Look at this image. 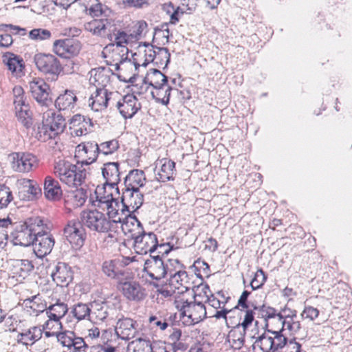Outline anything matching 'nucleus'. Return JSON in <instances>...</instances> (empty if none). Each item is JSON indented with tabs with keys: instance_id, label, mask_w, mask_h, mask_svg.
I'll return each mask as SVG.
<instances>
[{
	"instance_id": "4be33fe9",
	"label": "nucleus",
	"mask_w": 352,
	"mask_h": 352,
	"mask_svg": "<svg viewBox=\"0 0 352 352\" xmlns=\"http://www.w3.org/2000/svg\"><path fill=\"white\" fill-rule=\"evenodd\" d=\"M230 299L228 297L225 300H221L214 294H210L208 297L207 302L216 311L213 317L216 319H223L225 322L234 318L236 313V307L234 308H228L226 307L228 300Z\"/></svg>"
},
{
	"instance_id": "dca6fc26",
	"label": "nucleus",
	"mask_w": 352,
	"mask_h": 352,
	"mask_svg": "<svg viewBox=\"0 0 352 352\" xmlns=\"http://www.w3.org/2000/svg\"><path fill=\"white\" fill-rule=\"evenodd\" d=\"M81 47L80 42L72 38L58 39L53 43V52L63 58L76 56L80 53Z\"/></svg>"
},
{
	"instance_id": "69168bd1",
	"label": "nucleus",
	"mask_w": 352,
	"mask_h": 352,
	"mask_svg": "<svg viewBox=\"0 0 352 352\" xmlns=\"http://www.w3.org/2000/svg\"><path fill=\"white\" fill-rule=\"evenodd\" d=\"M148 25L144 21H138L133 27L132 33L131 36L140 39L143 35H144L147 31Z\"/></svg>"
},
{
	"instance_id": "4c0bfd02",
	"label": "nucleus",
	"mask_w": 352,
	"mask_h": 352,
	"mask_svg": "<svg viewBox=\"0 0 352 352\" xmlns=\"http://www.w3.org/2000/svg\"><path fill=\"white\" fill-rule=\"evenodd\" d=\"M43 190L45 197L50 201H58L63 195L59 182L52 176L45 178Z\"/></svg>"
},
{
	"instance_id": "bf43d9fd",
	"label": "nucleus",
	"mask_w": 352,
	"mask_h": 352,
	"mask_svg": "<svg viewBox=\"0 0 352 352\" xmlns=\"http://www.w3.org/2000/svg\"><path fill=\"white\" fill-rule=\"evenodd\" d=\"M12 199L13 196L9 187L0 184V209L6 208Z\"/></svg>"
},
{
	"instance_id": "864d4df0",
	"label": "nucleus",
	"mask_w": 352,
	"mask_h": 352,
	"mask_svg": "<svg viewBox=\"0 0 352 352\" xmlns=\"http://www.w3.org/2000/svg\"><path fill=\"white\" fill-rule=\"evenodd\" d=\"M91 311V304L78 302L74 305L72 313L78 320H82L87 317L90 318Z\"/></svg>"
},
{
	"instance_id": "ddd939ff",
	"label": "nucleus",
	"mask_w": 352,
	"mask_h": 352,
	"mask_svg": "<svg viewBox=\"0 0 352 352\" xmlns=\"http://www.w3.org/2000/svg\"><path fill=\"white\" fill-rule=\"evenodd\" d=\"M38 166L36 155L28 152H17L12 154V168L19 173H29Z\"/></svg>"
},
{
	"instance_id": "de8ad7c7",
	"label": "nucleus",
	"mask_w": 352,
	"mask_h": 352,
	"mask_svg": "<svg viewBox=\"0 0 352 352\" xmlns=\"http://www.w3.org/2000/svg\"><path fill=\"white\" fill-rule=\"evenodd\" d=\"M283 329H280L277 331L270 330L272 352H278L286 346L288 339L283 334Z\"/></svg>"
},
{
	"instance_id": "f3484780",
	"label": "nucleus",
	"mask_w": 352,
	"mask_h": 352,
	"mask_svg": "<svg viewBox=\"0 0 352 352\" xmlns=\"http://www.w3.org/2000/svg\"><path fill=\"white\" fill-rule=\"evenodd\" d=\"M98 155V144L94 142H82L76 147L75 158L77 164L89 165L96 161Z\"/></svg>"
},
{
	"instance_id": "bb28decb",
	"label": "nucleus",
	"mask_w": 352,
	"mask_h": 352,
	"mask_svg": "<svg viewBox=\"0 0 352 352\" xmlns=\"http://www.w3.org/2000/svg\"><path fill=\"white\" fill-rule=\"evenodd\" d=\"M155 179L160 182L174 179L175 163L168 159L162 158L155 162Z\"/></svg>"
},
{
	"instance_id": "4468645a",
	"label": "nucleus",
	"mask_w": 352,
	"mask_h": 352,
	"mask_svg": "<svg viewBox=\"0 0 352 352\" xmlns=\"http://www.w3.org/2000/svg\"><path fill=\"white\" fill-rule=\"evenodd\" d=\"M50 227L47 223V229H43L38 234L35 235L33 245V250L38 258H42L49 254L54 245L55 241L51 234H50Z\"/></svg>"
},
{
	"instance_id": "c9c22d12",
	"label": "nucleus",
	"mask_w": 352,
	"mask_h": 352,
	"mask_svg": "<svg viewBox=\"0 0 352 352\" xmlns=\"http://www.w3.org/2000/svg\"><path fill=\"white\" fill-rule=\"evenodd\" d=\"M92 126L91 120L80 114L74 115L70 121L72 134L76 136L86 135L90 131Z\"/></svg>"
},
{
	"instance_id": "aec40b11",
	"label": "nucleus",
	"mask_w": 352,
	"mask_h": 352,
	"mask_svg": "<svg viewBox=\"0 0 352 352\" xmlns=\"http://www.w3.org/2000/svg\"><path fill=\"white\" fill-rule=\"evenodd\" d=\"M30 91L41 106L48 107L52 102L50 97V86L41 78H34L29 82Z\"/></svg>"
},
{
	"instance_id": "20e7f679",
	"label": "nucleus",
	"mask_w": 352,
	"mask_h": 352,
	"mask_svg": "<svg viewBox=\"0 0 352 352\" xmlns=\"http://www.w3.org/2000/svg\"><path fill=\"white\" fill-rule=\"evenodd\" d=\"M175 307L179 311L184 322L193 325L202 321L206 317V309L201 302H189L188 296H178L174 302Z\"/></svg>"
},
{
	"instance_id": "ea45409f",
	"label": "nucleus",
	"mask_w": 352,
	"mask_h": 352,
	"mask_svg": "<svg viewBox=\"0 0 352 352\" xmlns=\"http://www.w3.org/2000/svg\"><path fill=\"white\" fill-rule=\"evenodd\" d=\"M78 98L74 90L66 89L55 100V107L59 111L72 110L76 105Z\"/></svg>"
},
{
	"instance_id": "13d9d810",
	"label": "nucleus",
	"mask_w": 352,
	"mask_h": 352,
	"mask_svg": "<svg viewBox=\"0 0 352 352\" xmlns=\"http://www.w3.org/2000/svg\"><path fill=\"white\" fill-rule=\"evenodd\" d=\"M283 331L288 330L292 335L297 333L301 329V323L297 318H287L280 322Z\"/></svg>"
},
{
	"instance_id": "1a4fd4ad",
	"label": "nucleus",
	"mask_w": 352,
	"mask_h": 352,
	"mask_svg": "<svg viewBox=\"0 0 352 352\" xmlns=\"http://www.w3.org/2000/svg\"><path fill=\"white\" fill-rule=\"evenodd\" d=\"M34 62L39 72L52 76L53 79L57 78L63 71L60 60L50 54H36L34 55Z\"/></svg>"
},
{
	"instance_id": "8fccbe9b",
	"label": "nucleus",
	"mask_w": 352,
	"mask_h": 352,
	"mask_svg": "<svg viewBox=\"0 0 352 352\" xmlns=\"http://www.w3.org/2000/svg\"><path fill=\"white\" fill-rule=\"evenodd\" d=\"M89 14L95 17L100 18H111L112 10L109 9L107 6L103 5L97 0L90 5L89 8Z\"/></svg>"
},
{
	"instance_id": "052dcab7",
	"label": "nucleus",
	"mask_w": 352,
	"mask_h": 352,
	"mask_svg": "<svg viewBox=\"0 0 352 352\" xmlns=\"http://www.w3.org/2000/svg\"><path fill=\"white\" fill-rule=\"evenodd\" d=\"M45 311H51V313L56 314L60 318H63L68 311V307L66 303L58 300L54 304L50 305L48 307L46 305Z\"/></svg>"
},
{
	"instance_id": "603ef678",
	"label": "nucleus",
	"mask_w": 352,
	"mask_h": 352,
	"mask_svg": "<svg viewBox=\"0 0 352 352\" xmlns=\"http://www.w3.org/2000/svg\"><path fill=\"white\" fill-rule=\"evenodd\" d=\"M63 328L61 322L47 320L41 327L42 333L47 338L55 336Z\"/></svg>"
},
{
	"instance_id": "412c9836",
	"label": "nucleus",
	"mask_w": 352,
	"mask_h": 352,
	"mask_svg": "<svg viewBox=\"0 0 352 352\" xmlns=\"http://www.w3.org/2000/svg\"><path fill=\"white\" fill-rule=\"evenodd\" d=\"M55 336L63 346L67 347L68 349H73L75 352L85 351L86 349H88V344L85 340L81 337L76 336L74 331H59Z\"/></svg>"
},
{
	"instance_id": "7ed1b4c3",
	"label": "nucleus",
	"mask_w": 352,
	"mask_h": 352,
	"mask_svg": "<svg viewBox=\"0 0 352 352\" xmlns=\"http://www.w3.org/2000/svg\"><path fill=\"white\" fill-rule=\"evenodd\" d=\"M54 174L59 179L60 182L69 187L81 186L86 178V170L65 160L55 162L54 165Z\"/></svg>"
},
{
	"instance_id": "79ce46f5",
	"label": "nucleus",
	"mask_w": 352,
	"mask_h": 352,
	"mask_svg": "<svg viewBox=\"0 0 352 352\" xmlns=\"http://www.w3.org/2000/svg\"><path fill=\"white\" fill-rule=\"evenodd\" d=\"M42 334L41 327L34 326L19 333L17 336V341L26 346L32 345L41 338Z\"/></svg>"
},
{
	"instance_id": "774afa93",
	"label": "nucleus",
	"mask_w": 352,
	"mask_h": 352,
	"mask_svg": "<svg viewBox=\"0 0 352 352\" xmlns=\"http://www.w3.org/2000/svg\"><path fill=\"white\" fill-rule=\"evenodd\" d=\"M116 346L107 342L103 344L93 345L90 347L88 346V349H86L85 352H116Z\"/></svg>"
},
{
	"instance_id": "f03ea898",
	"label": "nucleus",
	"mask_w": 352,
	"mask_h": 352,
	"mask_svg": "<svg viewBox=\"0 0 352 352\" xmlns=\"http://www.w3.org/2000/svg\"><path fill=\"white\" fill-rule=\"evenodd\" d=\"M82 224L91 232L106 234L111 230L113 223L121 222V217L118 216L110 218L107 212L104 213L98 209H87L80 212Z\"/></svg>"
},
{
	"instance_id": "b1692460",
	"label": "nucleus",
	"mask_w": 352,
	"mask_h": 352,
	"mask_svg": "<svg viewBox=\"0 0 352 352\" xmlns=\"http://www.w3.org/2000/svg\"><path fill=\"white\" fill-rule=\"evenodd\" d=\"M111 28H114L112 18L94 19L84 24L86 31L94 36L104 37L111 32Z\"/></svg>"
},
{
	"instance_id": "c03bdc74",
	"label": "nucleus",
	"mask_w": 352,
	"mask_h": 352,
	"mask_svg": "<svg viewBox=\"0 0 352 352\" xmlns=\"http://www.w3.org/2000/svg\"><path fill=\"white\" fill-rule=\"evenodd\" d=\"M252 348L254 352H272L270 330H267L261 336L255 338Z\"/></svg>"
},
{
	"instance_id": "5fc2aeb1",
	"label": "nucleus",
	"mask_w": 352,
	"mask_h": 352,
	"mask_svg": "<svg viewBox=\"0 0 352 352\" xmlns=\"http://www.w3.org/2000/svg\"><path fill=\"white\" fill-rule=\"evenodd\" d=\"M15 111L18 120L26 128L30 127L32 122L29 106L16 109Z\"/></svg>"
},
{
	"instance_id": "473e14b6",
	"label": "nucleus",
	"mask_w": 352,
	"mask_h": 352,
	"mask_svg": "<svg viewBox=\"0 0 352 352\" xmlns=\"http://www.w3.org/2000/svg\"><path fill=\"white\" fill-rule=\"evenodd\" d=\"M226 323L228 327L232 328L227 337L230 346L234 350L241 349L244 344L246 330L241 328L239 324L233 322L232 320H227Z\"/></svg>"
},
{
	"instance_id": "a18cd8bd",
	"label": "nucleus",
	"mask_w": 352,
	"mask_h": 352,
	"mask_svg": "<svg viewBox=\"0 0 352 352\" xmlns=\"http://www.w3.org/2000/svg\"><path fill=\"white\" fill-rule=\"evenodd\" d=\"M145 81L148 82L152 89L166 86L168 82V78L160 70L151 69L145 76Z\"/></svg>"
},
{
	"instance_id": "7c9ffc66",
	"label": "nucleus",
	"mask_w": 352,
	"mask_h": 352,
	"mask_svg": "<svg viewBox=\"0 0 352 352\" xmlns=\"http://www.w3.org/2000/svg\"><path fill=\"white\" fill-rule=\"evenodd\" d=\"M47 302L43 297L38 294L23 300L22 307L24 311L29 316H37L46 309Z\"/></svg>"
},
{
	"instance_id": "cd10ccee",
	"label": "nucleus",
	"mask_w": 352,
	"mask_h": 352,
	"mask_svg": "<svg viewBox=\"0 0 352 352\" xmlns=\"http://www.w3.org/2000/svg\"><path fill=\"white\" fill-rule=\"evenodd\" d=\"M128 263L120 259L105 261L102 265V272L109 278L120 280L126 275L125 266Z\"/></svg>"
},
{
	"instance_id": "39448f33",
	"label": "nucleus",
	"mask_w": 352,
	"mask_h": 352,
	"mask_svg": "<svg viewBox=\"0 0 352 352\" xmlns=\"http://www.w3.org/2000/svg\"><path fill=\"white\" fill-rule=\"evenodd\" d=\"M107 188L105 184L98 186L94 192L95 199L91 197L90 202L95 207L106 208L108 216L114 218L119 216L120 206L118 201L113 197L112 192L107 191Z\"/></svg>"
},
{
	"instance_id": "680f3d73",
	"label": "nucleus",
	"mask_w": 352,
	"mask_h": 352,
	"mask_svg": "<svg viewBox=\"0 0 352 352\" xmlns=\"http://www.w3.org/2000/svg\"><path fill=\"white\" fill-rule=\"evenodd\" d=\"M38 139L43 142H46L49 140L55 138L57 135L46 123H42V126L38 129Z\"/></svg>"
},
{
	"instance_id": "a19ab883",
	"label": "nucleus",
	"mask_w": 352,
	"mask_h": 352,
	"mask_svg": "<svg viewBox=\"0 0 352 352\" xmlns=\"http://www.w3.org/2000/svg\"><path fill=\"white\" fill-rule=\"evenodd\" d=\"M3 62L12 74L16 77H21L24 75V61L20 56L9 53L3 56Z\"/></svg>"
},
{
	"instance_id": "393cba45",
	"label": "nucleus",
	"mask_w": 352,
	"mask_h": 352,
	"mask_svg": "<svg viewBox=\"0 0 352 352\" xmlns=\"http://www.w3.org/2000/svg\"><path fill=\"white\" fill-rule=\"evenodd\" d=\"M121 290L123 296L129 301L141 302L147 296L146 289L135 280L122 283Z\"/></svg>"
},
{
	"instance_id": "a878e982",
	"label": "nucleus",
	"mask_w": 352,
	"mask_h": 352,
	"mask_svg": "<svg viewBox=\"0 0 352 352\" xmlns=\"http://www.w3.org/2000/svg\"><path fill=\"white\" fill-rule=\"evenodd\" d=\"M53 281L57 286L67 287L74 278V272L66 263L58 262L51 274Z\"/></svg>"
},
{
	"instance_id": "58836bf2",
	"label": "nucleus",
	"mask_w": 352,
	"mask_h": 352,
	"mask_svg": "<svg viewBox=\"0 0 352 352\" xmlns=\"http://www.w3.org/2000/svg\"><path fill=\"white\" fill-rule=\"evenodd\" d=\"M146 182V176L143 170L138 169L131 170L124 178V188L129 190H140Z\"/></svg>"
},
{
	"instance_id": "9d476101",
	"label": "nucleus",
	"mask_w": 352,
	"mask_h": 352,
	"mask_svg": "<svg viewBox=\"0 0 352 352\" xmlns=\"http://www.w3.org/2000/svg\"><path fill=\"white\" fill-rule=\"evenodd\" d=\"M118 96L117 92L109 91L104 88L96 89L89 98V107L95 112H102L109 105L114 104Z\"/></svg>"
},
{
	"instance_id": "3c124183",
	"label": "nucleus",
	"mask_w": 352,
	"mask_h": 352,
	"mask_svg": "<svg viewBox=\"0 0 352 352\" xmlns=\"http://www.w3.org/2000/svg\"><path fill=\"white\" fill-rule=\"evenodd\" d=\"M114 29H116L114 28ZM113 34L108 33L107 38L109 41H113L117 47H125L129 41L131 36L128 35L125 32L120 30H113Z\"/></svg>"
},
{
	"instance_id": "f8f14e48",
	"label": "nucleus",
	"mask_w": 352,
	"mask_h": 352,
	"mask_svg": "<svg viewBox=\"0 0 352 352\" xmlns=\"http://www.w3.org/2000/svg\"><path fill=\"white\" fill-rule=\"evenodd\" d=\"M64 235L74 248H81L86 239V232L82 221H69L64 228Z\"/></svg>"
},
{
	"instance_id": "09e8293b",
	"label": "nucleus",
	"mask_w": 352,
	"mask_h": 352,
	"mask_svg": "<svg viewBox=\"0 0 352 352\" xmlns=\"http://www.w3.org/2000/svg\"><path fill=\"white\" fill-rule=\"evenodd\" d=\"M12 225L10 218L0 219V250L6 246L8 240V233L12 232Z\"/></svg>"
},
{
	"instance_id": "c756f323",
	"label": "nucleus",
	"mask_w": 352,
	"mask_h": 352,
	"mask_svg": "<svg viewBox=\"0 0 352 352\" xmlns=\"http://www.w3.org/2000/svg\"><path fill=\"white\" fill-rule=\"evenodd\" d=\"M91 310L90 320L94 323L102 322L108 318L114 319V309L110 308L107 302L94 301L91 303Z\"/></svg>"
},
{
	"instance_id": "423d86ee",
	"label": "nucleus",
	"mask_w": 352,
	"mask_h": 352,
	"mask_svg": "<svg viewBox=\"0 0 352 352\" xmlns=\"http://www.w3.org/2000/svg\"><path fill=\"white\" fill-rule=\"evenodd\" d=\"M171 263L173 266L171 272L168 273L170 278L168 286L177 291L175 298L182 295L187 296H188L187 292L190 288V283L188 275L185 271V267L178 259L173 260Z\"/></svg>"
},
{
	"instance_id": "2eb2a0df",
	"label": "nucleus",
	"mask_w": 352,
	"mask_h": 352,
	"mask_svg": "<svg viewBox=\"0 0 352 352\" xmlns=\"http://www.w3.org/2000/svg\"><path fill=\"white\" fill-rule=\"evenodd\" d=\"M133 249L138 254H146L150 253L151 255L158 246L157 238L153 232H145L137 235L133 239Z\"/></svg>"
},
{
	"instance_id": "a211bd4d",
	"label": "nucleus",
	"mask_w": 352,
	"mask_h": 352,
	"mask_svg": "<svg viewBox=\"0 0 352 352\" xmlns=\"http://www.w3.org/2000/svg\"><path fill=\"white\" fill-rule=\"evenodd\" d=\"M124 119L132 118L141 109V104L133 94H126L113 104Z\"/></svg>"
},
{
	"instance_id": "f704fd0d",
	"label": "nucleus",
	"mask_w": 352,
	"mask_h": 352,
	"mask_svg": "<svg viewBox=\"0 0 352 352\" xmlns=\"http://www.w3.org/2000/svg\"><path fill=\"white\" fill-rule=\"evenodd\" d=\"M111 70L108 67H100L91 70L90 84L94 85L96 89L106 87L110 84Z\"/></svg>"
},
{
	"instance_id": "6e6552de",
	"label": "nucleus",
	"mask_w": 352,
	"mask_h": 352,
	"mask_svg": "<svg viewBox=\"0 0 352 352\" xmlns=\"http://www.w3.org/2000/svg\"><path fill=\"white\" fill-rule=\"evenodd\" d=\"M144 60L142 62L143 67L153 63L158 67L165 68L170 62V54L166 47H157L151 44L144 43Z\"/></svg>"
},
{
	"instance_id": "c85d7f7f",
	"label": "nucleus",
	"mask_w": 352,
	"mask_h": 352,
	"mask_svg": "<svg viewBox=\"0 0 352 352\" xmlns=\"http://www.w3.org/2000/svg\"><path fill=\"white\" fill-rule=\"evenodd\" d=\"M102 174L105 180L104 184L108 186L109 190L115 189L118 192V184L120 181L119 163H104L102 168Z\"/></svg>"
},
{
	"instance_id": "6ab92c4d",
	"label": "nucleus",
	"mask_w": 352,
	"mask_h": 352,
	"mask_svg": "<svg viewBox=\"0 0 352 352\" xmlns=\"http://www.w3.org/2000/svg\"><path fill=\"white\" fill-rule=\"evenodd\" d=\"M121 212L133 213L143 204L144 195L140 190L122 189Z\"/></svg>"
},
{
	"instance_id": "5701e85b",
	"label": "nucleus",
	"mask_w": 352,
	"mask_h": 352,
	"mask_svg": "<svg viewBox=\"0 0 352 352\" xmlns=\"http://www.w3.org/2000/svg\"><path fill=\"white\" fill-rule=\"evenodd\" d=\"M138 323L131 318L122 316L115 325V333L123 340H129L135 336Z\"/></svg>"
},
{
	"instance_id": "0eeeda50",
	"label": "nucleus",
	"mask_w": 352,
	"mask_h": 352,
	"mask_svg": "<svg viewBox=\"0 0 352 352\" xmlns=\"http://www.w3.org/2000/svg\"><path fill=\"white\" fill-rule=\"evenodd\" d=\"M173 259L165 261L159 254L157 256L150 255L149 258L144 261L143 272L151 279L160 280L166 277L171 272L173 265L171 261Z\"/></svg>"
},
{
	"instance_id": "4d7b16f0",
	"label": "nucleus",
	"mask_w": 352,
	"mask_h": 352,
	"mask_svg": "<svg viewBox=\"0 0 352 352\" xmlns=\"http://www.w3.org/2000/svg\"><path fill=\"white\" fill-rule=\"evenodd\" d=\"M12 92L14 95V104L15 110L25 107V106H29L27 103L25 92L22 87L15 86L12 89Z\"/></svg>"
},
{
	"instance_id": "e433bc0d",
	"label": "nucleus",
	"mask_w": 352,
	"mask_h": 352,
	"mask_svg": "<svg viewBox=\"0 0 352 352\" xmlns=\"http://www.w3.org/2000/svg\"><path fill=\"white\" fill-rule=\"evenodd\" d=\"M43 123H46L50 129L58 135L63 132L66 122L63 116L60 113H56L54 111L49 110L43 115Z\"/></svg>"
},
{
	"instance_id": "f257e3e1",
	"label": "nucleus",
	"mask_w": 352,
	"mask_h": 352,
	"mask_svg": "<svg viewBox=\"0 0 352 352\" xmlns=\"http://www.w3.org/2000/svg\"><path fill=\"white\" fill-rule=\"evenodd\" d=\"M43 229H47V223L40 217L28 218L17 226L11 232L12 241L14 245L27 247L32 245L35 235Z\"/></svg>"
},
{
	"instance_id": "0e129e2a",
	"label": "nucleus",
	"mask_w": 352,
	"mask_h": 352,
	"mask_svg": "<svg viewBox=\"0 0 352 352\" xmlns=\"http://www.w3.org/2000/svg\"><path fill=\"white\" fill-rule=\"evenodd\" d=\"M52 34L46 29L36 28L32 30L29 33V37L34 41H44L50 39Z\"/></svg>"
},
{
	"instance_id": "37998d69",
	"label": "nucleus",
	"mask_w": 352,
	"mask_h": 352,
	"mask_svg": "<svg viewBox=\"0 0 352 352\" xmlns=\"http://www.w3.org/2000/svg\"><path fill=\"white\" fill-rule=\"evenodd\" d=\"M173 91H177L178 89H173L166 84V86L152 89L151 94L157 102L167 105L170 102V94Z\"/></svg>"
},
{
	"instance_id": "6e6d98bb",
	"label": "nucleus",
	"mask_w": 352,
	"mask_h": 352,
	"mask_svg": "<svg viewBox=\"0 0 352 352\" xmlns=\"http://www.w3.org/2000/svg\"><path fill=\"white\" fill-rule=\"evenodd\" d=\"M98 155L102 154L104 155H111L119 148V143L118 140L113 139L98 144Z\"/></svg>"
},
{
	"instance_id": "338daca9",
	"label": "nucleus",
	"mask_w": 352,
	"mask_h": 352,
	"mask_svg": "<svg viewBox=\"0 0 352 352\" xmlns=\"http://www.w3.org/2000/svg\"><path fill=\"white\" fill-rule=\"evenodd\" d=\"M153 348L148 339L138 338L135 342L133 352H152Z\"/></svg>"
},
{
	"instance_id": "9b49d317",
	"label": "nucleus",
	"mask_w": 352,
	"mask_h": 352,
	"mask_svg": "<svg viewBox=\"0 0 352 352\" xmlns=\"http://www.w3.org/2000/svg\"><path fill=\"white\" fill-rule=\"evenodd\" d=\"M138 55L135 53L133 60L127 58H122L114 65L115 69L119 71L118 78L123 82H132L135 76L138 75V67L142 66L141 60L138 58Z\"/></svg>"
},
{
	"instance_id": "e2e57ef3",
	"label": "nucleus",
	"mask_w": 352,
	"mask_h": 352,
	"mask_svg": "<svg viewBox=\"0 0 352 352\" xmlns=\"http://www.w3.org/2000/svg\"><path fill=\"white\" fill-rule=\"evenodd\" d=\"M267 280V276L262 269H258L254 274V278L250 282V286L253 290L261 288Z\"/></svg>"
},
{
	"instance_id": "2f4dec72",
	"label": "nucleus",
	"mask_w": 352,
	"mask_h": 352,
	"mask_svg": "<svg viewBox=\"0 0 352 352\" xmlns=\"http://www.w3.org/2000/svg\"><path fill=\"white\" fill-rule=\"evenodd\" d=\"M87 199V190L82 188L68 191L64 196L65 208L72 210L84 206Z\"/></svg>"
},
{
	"instance_id": "49530a36",
	"label": "nucleus",
	"mask_w": 352,
	"mask_h": 352,
	"mask_svg": "<svg viewBox=\"0 0 352 352\" xmlns=\"http://www.w3.org/2000/svg\"><path fill=\"white\" fill-rule=\"evenodd\" d=\"M251 307L254 310V314L257 318L263 319L265 322H267L270 319L276 320L277 311L274 307L267 306L264 304H252Z\"/></svg>"
},
{
	"instance_id": "72a5a7b5",
	"label": "nucleus",
	"mask_w": 352,
	"mask_h": 352,
	"mask_svg": "<svg viewBox=\"0 0 352 352\" xmlns=\"http://www.w3.org/2000/svg\"><path fill=\"white\" fill-rule=\"evenodd\" d=\"M120 223L123 232L132 239L137 235L143 233L144 230L140 221L133 213H128L124 218H121Z\"/></svg>"
}]
</instances>
